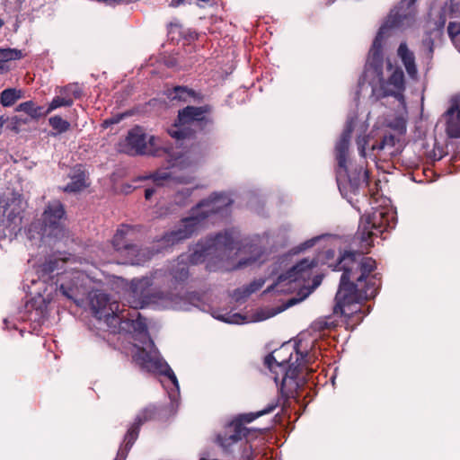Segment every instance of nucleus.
<instances>
[{
    "label": "nucleus",
    "mask_w": 460,
    "mask_h": 460,
    "mask_svg": "<svg viewBox=\"0 0 460 460\" xmlns=\"http://www.w3.org/2000/svg\"><path fill=\"white\" fill-rule=\"evenodd\" d=\"M332 270L342 271L335 296L334 314L345 318L347 328H355L367 314L362 311L361 302L374 298L381 286L379 273H373L376 262L363 252L345 251L339 256Z\"/></svg>",
    "instance_id": "f257e3e1"
},
{
    "label": "nucleus",
    "mask_w": 460,
    "mask_h": 460,
    "mask_svg": "<svg viewBox=\"0 0 460 460\" xmlns=\"http://www.w3.org/2000/svg\"><path fill=\"white\" fill-rule=\"evenodd\" d=\"M352 131V125L348 123L335 145L337 183L341 193L345 197L357 194L361 188L369 186V171L363 164H350L349 167L347 164Z\"/></svg>",
    "instance_id": "f03ea898"
},
{
    "label": "nucleus",
    "mask_w": 460,
    "mask_h": 460,
    "mask_svg": "<svg viewBox=\"0 0 460 460\" xmlns=\"http://www.w3.org/2000/svg\"><path fill=\"white\" fill-rule=\"evenodd\" d=\"M232 203L233 200L226 194L212 193L191 208V215L182 218L177 229L164 235V243L172 245L191 237L200 229L206 218L213 214L222 212Z\"/></svg>",
    "instance_id": "7ed1b4c3"
},
{
    "label": "nucleus",
    "mask_w": 460,
    "mask_h": 460,
    "mask_svg": "<svg viewBox=\"0 0 460 460\" xmlns=\"http://www.w3.org/2000/svg\"><path fill=\"white\" fill-rule=\"evenodd\" d=\"M150 281L148 279H142L132 283V293L137 301H134L131 305L134 310L131 313L128 309L121 308L118 316L111 317V332L113 333H144L147 331L146 319L142 317L137 309L143 308L149 304L156 302L162 298L161 293H152L150 288Z\"/></svg>",
    "instance_id": "20e7f679"
},
{
    "label": "nucleus",
    "mask_w": 460,
    "mask_h": 460,
    "mask_svg": "<svg viewBox=\"0 0 460 460\" xmlns=\"http://www.w3.org/2000/svg\"><path fill=\"white\" fill-rule=\"evenodd\" d=\"M213 111V106L208 103L201 106L188 105L179 110L174 123L168 129V134L177 140L190 138L195 134L191 126L199 131L208 132L215 123Z\"/></svg>",
    "instance_id": "39448f33"
},
{
    "label": "nucleus",
    "mask_w": 460,
    "mask_h": 460,
    "mask_svg": "<svg viewBox=\"0 0 460 460\" xmlns=\"http://www.w3.org/2000/svg\"><path fill=\"white\" fill-rule=\"evenodd\" d=\"M279 404V399L272 400L266 408L257 412H249L240 414L227 423L224 430L217 435V443L225 453H232V447L241 441L243 438L256 437L260 431L258 429H250L245 424L251 423L254 420L263 415L272 412Z\"/></svg>",
    "instance_id": "423d86ee"
},
{
    "label": "nucleus",
    "mask_w": 460,
    "mask_h": 460,
    "mask_svg": "<svg viewBox=\"0 0 460 460\" xmlns=\"http://www.w3.org/2000/svg\"><path fill=\"white\" fill-rule=\"evenodd\" d=\"M237 234L233 229L225 230L215 236L200 240L189 255L191 264L203 262L208 256H217L223 251H233L235 248Z\"/></svg>",
    "instance_id": "0eeeda50"
},
{
    "label": "nucleus",
    "mask_w": 460,
    "mask_h": 460,
    "mask_svg": "<svg viewBox=\"0 0 460 460\" xmlns=\"http://www.w3.org/2000/svg\"><path fill=\"white\" fill-rule=\"evenodd\" d=\"M317 262L309 259H303L289 269L285 273L280 274L277 281L268 287L264 293L276 291L277 293H291L300 287L299 281L305 282L310 279L313 269L316 267Z\"/></svg>",
    "instance_id": "6e6552de"
},
{
    "label": "nucleus",
    "mask_w": 460,
    "mask_h": 460,
    "mask_svg": "<svg viewBox=\"0 0 460 460\" xmlns=\"http://www.w3.org/2000/svg\"><path fill=\"white\" fill-rule=\"evenodd\" d=\"M160 140L154 136H147L145 129L140 126H135L128 132L120 145V151L128 155H148L160 156L165 148L158 146Z\"/></svg>",
    "instance_id": "1a4fd4ad"
},
{
    "label": "nucleus",
    "mask_w": 460,
    "mask_h": 460,
    "mask_svg": "<svg viewBox=\"0 0 460 460\" xmlns=\"http://www.w3.org/2000/svg\"><path fill=\"white\" fill-rule=\"evenodd\" d=\"M133 230L128 226H121L112 238L114 249L126 256L125 263L141 265L151 259V252L131 243Z\"/></svg>",
    "instance_id": "9d476101"
},
{
    "label": "nucleus",
    "mask_w": 460,
    "mask_h": 460,
    "mask_svg": "<svg viewBox=\"0 0 460 460\" xmlns=\"http://www.w3.org/2000/svg\"><path fill=\"white\" fill-rule=\"evenodd\" d=\"M417 0H401L392 8L386 16L384 24L385 31L389 34L390 30L404 31L415 26L418 9Z\"/></svg>",
    "instance_id": "9b49d317"
},
{
    "label": "nucleus",
    "mask_w": 460,
    "mask_h": 460,
    "mask_svg": "<svg viewBox=\"0 0 460 460\" xmlns=\"http://www.w3.org/2000/svg\"><path fill=\"white\" fill-rule=\"evenodd\" d=\"M388 227V213L376 210L372 214L361 217L355 238L359 240L362 248L367 250L373 245L371 237L381 234Z\"/></svg>",
    "instance_id": "f8f14e48"
},
{
    "label": "nucleus",
    "mask_w": 460,
    "mask_h": 460,
    "mask_svg": "<svg viewBox=\"0 0 460 460\" xmlns=\"http://www.w3.org/2000/svg\"><path fill=\"white\" fill-rule=\"evenodd\" d=\"M298 348L299 345L296 344L295 349L297 355L296 362H298L296 367H292V365L288 366V358H280V360H279L273 352L268 354L264 358V365L270 371L275 372L277 367L280 369L283 374V383L288 379L295 380L298 376V368L303 365H309L313 360L312 356H310L307 351L302 352Z\"/></svg>",
    "instance_id": "ddd939ff"
},
{
    "label": "nucleus",
    "mask_w": 460,
    "mask_h": 460,
    "mask_svg": "<svg viewBox=\"0 0 460 460\" xmlns=\"http://www.w3.org/2000/svg\"><path fill=\"white\" fill-rule=\"evenodd\" d=\"M90 307L93 314L99 320H104L111 330V317L118 316L120 312V305L117 301L111 302L110 296L101 291H95L89 295Z\"/></svg>",
    "instance_id": "4468645a"
},
{
    "label": "nucleus",
    "mask_w": 460,
    "mask_h": 460,
    "mask_svg": "<svg viewBox=\"0 0 460 460\" xmlns=\"http://www.w3.org/2000/svg\"><path fill=\"white\" fill-rule=\"evenodd\" d=\"M137 362L140 367L151 373H157L167 376L172 383L178 387V380L170 366L162 358L153 356L150 352L142 349L136 356Z\"/></svg>",
    "instance_id": "2eb2a0df"
},
{
    "label": "nucleus",
    "mask_w": 460,
    "mask_h": 460,
    "mask_svg": "<svg viewBox=\"0 0 460 460\" xmlns=\"http://www.w3.org/2000/svg\"><path fill=\"white\" fill-rule=\"evenodd\" d=\"M64 206L59 201L49 203L42 214L43 234L48 235H58L61 232V220L65 217Z\"/></svg>",
    "instance_id": "dca6fc26"
},
{
    "label": "nucleus",
    "mask_w": 460,
    "mask_h": 460,
    "mask_svg": "<svg viewBox=\"0 0 460 460\" xmlns=\"http://www.w3.org/2000/svg\"><path fill=\"white\" fill-rule=\"evenodd\" d=\"M147 178L153 180L155 187L146 188L145 190V199L146 200H149L155 193L156 188L170 186L172 183L188 184L192 181V177L190 176H174L166 170H158Z\"/></svg>",
    "instance_id": "f3484780"
},
{
    "label": "nucleus",
    "mask_w": 460,
    "mask_h": 460,
    "mask_svg": "<svg viewBox=\"0 0 460 460\" xmlns=\"http://www.w3.org/2000/svg\"><path fill=\"white\" fill-rule=\"evenodd\" d=\"M164 94L171 102H203L205 95L186 85H176L165 90Z\"/></svg>",
    "instance_id": "a211bd4d"
},
{
    "label": "nucleus",
    "mask_w": 460,
    "mask_h": 460,
    "mask_svg": "<svg viewBox=\"0 0 460 460\" xmlns=\"http://www.w3.org/2000/svg\"><path fill=\"white\" fill-rule=\"evenodd\" d=\"M384 96L398 97L404 90V75L402 69H395L382 86Z\"/></svg>",
    "instance_id": "6ab92c4d"
},
{
    "label": "nucleus",
    "mask_w": 460,
    "mask_h": 460,
    "mask_svg": "<svg viewBox=\"0 0 460 460\" xmlns=\"http://www.w3.org/2000/svg\"><path fill=\"white\" fill-rule=\"evenodd\" d=\"M141 427L133 422L124 436L123 442L120 445L116 458L114 460H125L139 436Z\"/></svg>",
    "instance_id": "aec40b11"
},
{
    "label": "nucleus",
    "mask_w": 460,
    "mask_h": 460,
    "mask_svg": "<svg viewBox=\"0 0 460 460\" xmlns=\"http://www.w3.org/2000/svg\"><path fill=\"white\" fill-rule=\"evenodd\" d=\"M141 427L133 422L124 436L123 442L120 445L116 458L114 460H125L139 436Z\"/></svg>",
    "instance_id": "412c9836"
},
{
    "label": "nucleus",
    "mask_w": 460,
    "mask_h": 460,
    "mask_svg": "<svg viewBox=\"0 0 460 460\" xmlns=\"http://www.w3.org/2000/svg\"><path fill=\"white\" fill-rule=\"evenodd\" d=\"M66 263L65 260L50 257L48 260L45 261L44 263H42L40 266L39 273L40 277L44 279V281L53 279H54V273L56 272L57 276L62 275L64 272L60 271L63 270L64 264Z\"/></svg>",
    "instance_id": "4be33fe9"
},
{
    "label": "nucleus",
    "mask_w": 460,
    "mask_h": 460,
    "mask_svg": "<svg viewBox=\"0 0 460 460\" xmlns=\"http://www.w3.org/2000/svg\"><path fill=\"white\" fill-rule=\"evenodd\" d=\"M446 132L451 138L460 137V109L458 105H452L446 113Z\"/></svg>",
    "instance_id": "5701e85b"
},
{
    "label": "nucleus",
    "mask_w": 460,
    "mask_h": 460,
    "mask_svg": "<svg viewBox=\"0 0 460 460\" xmlns=\"http://www.w3.org/2000/svg\"><path fill=\"white\" fill-rule=\"evenodd\" d=\"M388 35L385 31V27H380L369 50L370 62L376 66L383 64V40Z\"/></svg>",
    "instance_id": "b1692460"
},
{
    "label": "nucleus",
    "mask_w": 460,
    "mask_h": 460,
    "mask_svg": "<svg viewBox=\"0 0 460 460\" xmlns=\"http://www.w3.org/2000/svg\"><path fill=\"white\" fill-rule=\"evenodd\" d=\"M397 54L401 58L409 76L414 78L418 73L415 64L414 53L409 49L405 42H402L397 49Z\"/></svg>",
    "instance_id": "393cba45"
},
{
    "label": "nucleus",
    "mask_w": 460,
    "mask_h": 460,
    "mask_svg": "<svg viewBox=\"0 0 460 460\" xmlns=\"http://www.w3.org/2000/svg\"><path fill=\"white\" fill-rule=\"evenodd\" d=\"M7 203L4 200H0V217L2 216H5L7 214L5 227L11 228L12 231L17 230V233L22 229V217L21 215V210L12 209L8 211V208H6Z\"/></svg>",
    "instance_id": "a878e982"
},
{
    "label": "nucleus",
    "mask_w": 460,
    "mask_h": 460,
    "mask_svg": "<svg viewBox=\"0 0 460 460\" xmlns=\"http://www.w3.org/2000/svg\"><path fill=\"white\" fill-rule=\"evenodd\" d=\"M84 171L76 169L70 176V182L66 184L64 190L68 193H76L88 187Z\"/></svg>",
    "instance_id": "bb28decb"
},
{
    "label": "nucleus",
    "mask_w": 460,
    "mask_h": 460,
    "mask_svg": "<svg viewBox=\"0 0 460 460\" xmlns=\"http://www.w3.org/2000/svg\"><path fill=\"white\" fill-rule=\"evenodd\" d=\"M171 275L175 283H183L189 279V266L184 261L182 255L179 257L177 263L172 267Z\"/></svg>",
    "instance_id": "cd10ccee"
},
{
    "label": "nucleus",
    "mask_w": 460,
    "mask_h": 460,
    "mask_svg": "<svg viewBox=\"0 0 460 460\" xmlns=\"http://www.w3.org/2000/svg\"><path fill=\"white\" fill-rule=\"evenodd\" d=\"M16 111H22L32 119H39L48 115L47 109L42 106H36L32 101H27L20 103L16 108Z\"/></svg>",
    "instance_id": "c85d7f7f"
},
{
    "label": "nucleus",
    "mask_w": 460,
    "mask_h": 460,
    "mask_svg": "<svg viewBox=\"0 0 460 460\" xmlns=\"http://www.w3.org/2000/svg\"><path fill=\"white\" fill-rule=\"evenodd\" d=\"M23 92L21 89L7 88L0 93V103L4 107L13 106L18 100L22 99Z\"/></svg>",
    "instance_id": "c756f323"
},
{
    "label": "nucleus",
    "mask_w": 460,
    "mask_h": 460,
    "mask_svg": "<svg viewBox=\"0 0 460 460\" xmlns=\"http://www.w3.org/2000/svg\"><path fill=\"white\" fill-rule=\"evenodd\" d=\"M24 57L22 50L16 49H0V72L4 70V64L11 60H18Z\"/></svg>",
    "instance_id": "7c9ffc66"
},
{
    "label": "nucleus",
    "mask_w": 460,
    "mask_h": 460,
    "mask_svg": "<svg viewBox=\"0 0 460 460\" xmlns=\"http://www.w3.org/2000/svg\"><path fill=\"white\" fill-rule=\"evenodd\" d=\"M49 124L52 129L55 130V132L50 133L53 137L65 133L70 128V123L58 115L50 117L49 119Z\"/></svg>",
    "instance_id": "2f4dec72"
},
{
    "label": "nucleus",
    "mask_w": 460,
    "mask_h": 460,
    "mask_svg": "<svg viewBox=\"0 0 460 460\" xmlns=\"http://www.w3.org/2000/svg\"><path fill=\"white\" fill-rule=\"evenodd\" d=\"M78 280H79V278L75 277V278L71 279V282H72L71 287H66L63 283H61L60 287H59V289H60L62 295L69 299L74 300L75 302L76 301L77 296L80 294H83V292L80 290L81 287H79L77 284Z\"/></svg>",
    "instance_id": "473e14b6"
},
{
    "label": "nucleus",
    "mask_w": 460,
    "mask_h": 460,
    "mask_svg": "<svg viewBox=\"0 0 460 460\" xmlns=\"http://www.w3.org/2000/svg\"><path fill=\"white\" fill-rule=\"evenodd\" d=\"M158 411L154 405H149L144 408L136 417L134 422L138 426H142L144 423L153 420L157 417Z\"/></svg>",
    "instance_id": "72a5a7b5"
},
{
    "label": "nucleus",
    "mask_w": 460,
    "mask_h": 460,
    "mask_svg": "<svg viewBox=\"0 0 460 460\" xmlns=\"http://www.w3.org/2000/svg\"><path fill=\"white\" fill-rule=\"evenodd\" d=\"M211 146L210 141H199L190 146V153L195 156V158H201L209 153Z\"/></svg>",
    "instance_id": "f704fd0d"
},
{
    "label": "nucleus",
    "mask_w": 460,
    "mask_h": 460,
    "mask_svg": "<svg viewBox=\"0 0 460 460\" xmlns=\"http://www.w3.org/2000/svg\"><path fill=\"white\" fill-rule=\"evenodd\" d=\"M337 326V323L335 321L332 319V317H326V318H320L315 320L312 325L311 329L314 332H323L325 331H331L335 329Z\"/></svg>",
    "instance_id": "c9c22d12"
},
{
    "label": "nucleus",
    "mask_w": 460,
    "mask_h": 460,
    "mask_svg": "<svg viewBox=\"0 0 460 460\" xmlns=\"http://www.w3.org/2000/svg\"><path fill=\"white\" fill-rule=\"evenodd\" d=\"M74 100L70 97L55 96L47 108V112L49 114L54 110L60 107H71Z\"/></svg>",
    "instance_id": "e433bc0d"
},
{
    "label": "nucleus",
    "mask_w": 460,
    "mask_h": 460,
    "mask_svg": "<svg viewBox=\"0 0 460 460\" xmlns=\"http://www.w3.org/2000/svg\"><path fill=\"white\" fill-rule=\"evenodd\" d=\"M395 143H396V137L394 135H392V134L385 135L379 142L372 145L371 149L373 151L385 150V148L394 147L395 146Z\"/></svg>",
    "instance_id": "4c0bfd02"
},
{
    "label": "nucleus",
    "mask_w": 460,
    "mask_h": 460,
    "mask_svg": "<svg viewBox=\"0 0 460 460\" xmlns=\"http://www.w3.org/2000/svg\"><path fill=\"white\" fill-rule=\"evenodd\" d=\"M265 283V279H259L252 281L249 285L244 288L245 296H250L251 294L260 290Z\"/></svg>",
    "instance_id": "58836bf2"
},
{
    "label": "nucleus",
    "mask_w": 460,
    "mask_h": 460,
    "mask_svg": "<svg viewBox=\"0 0 460 460\" xmlns=\"http://www.w3.org/2000/svg\"><path fill=\"white\" fill-rule=\"evenodd\" d=\"M196 1H197V5L200 8H205L211 2V0H196ZM186 3L191 4V2L190 0H172L170 6L178 7Z\"/></svg>",
    "instance_id": "ea45409f"
},
{
    "label": "nucleus",
    "mask_w": 460,
    "mask_h": 460,
    "mask_svg": "<svg viewBox=\"0 0 460 460\" xmlns=\"http://www.w3.org/2000/svg\"><path fill=\"white\" fill-rule=\"evenodd\" d=\"M273 353L277 356V358L280 360V358H288V365H292V367H295L294 364H290L289 361L291 359L292 354L288 352V349L285 348H280L279 349H276L273 351Z\"/></svg>",
    "instance_id": "a19ab883"
},
{
    "label": "nucleus",
    "mask_w": 460,
    "mask_h": 460,
    "mask_svg": "<svg viewBox=\"0 0 460 460\" xmlns=\"http://www.w3.org/2000/svg\"><path fill=\"white\" fill-rule=\"evenodd\" d=\"M422 46L423 47L434 46V40L431 37V31H427L425 33V36L422 40Z\"/></svg>",
    "instance_id": "79ce46f5"
},
{
    "label": "nucleus",
    "mask_w": 460,
    "mask_h": 460,
    "mask_svg": "<svg viewBox=\"0 0 460 460\" xmlns=\"http://www.w3.org/2000/svg\"><path fill=\"white\" fill-rule=\"evenodd\" d=\"M191 193H192L191 189H183L181 191L177 192L176 199H178V198L179 199L182 198L183 199H188L190 197Z\"/></svg>",
    "instance_id": "37998d69"
},
{
    "label": "nucleus",
    "mask_w": 460,
    "mask_h": 460,
    "mask_svg": "<svg viewBox=\"0 0 460 460\" xmlns=\"http://www.w3.org/2000/svg\"><path fill=\"white\" fill-rule=\"evenodd\" d=\"M425 48V57L427 59L431 60L434 55V46L424 47Z\"/></svg>",
    "instance_id": "c03bdc74"
},
{
    "label": "nucleus",
    "mask_w": 460,
    "mask_h": 460,
    "mask_svg": "<svg viewBox=\"0 0 460 460\" xmlns=\"http://www.w3.org/2000/svg\"><path fill=\"white\" fill-rule=\"evenodd\" d=\"M445 22H446V20L444 17L441 16L440 20L436 22V27L435 29L438 31V32H442L443 29H444V26H445Z\"/></svg>",
    "instance_id": "a18cd8bd"
},
{
    "label": "nucleus",
    "mask_w": 460,
    "mask_h": 460,
    "mask_svg": "<svg viewBox=\"0 0 460 460\" xmlns=\"http://www.w3.org/2000/svg\"><path fill=\"white\" fill-rule=\"evenodd\" d=\"M255 261H256V258H248L246 260L240 261L239 263H238V267L239 268H243L244 266H247V265L254 262Z\"/></svg>",
    "instance_id": "49530a36"
},
{
    "label": "nucleus",
    "mask_w": 460,
    "mask_h": 460,
    "mask_svg": "<svg viewBox=\"0 0 460 460\" xmlns=\"http://www.w3.org/2000/svg\"><path fill=\"white\" fill-rule=\"evenodd\" d=\"M73 87H74V89L71 90V92H72V94L74 95V97L75 99L81 98V96H82V90L78 86H76V85H75Z\"/></svg>",
    "instance_id": "de8ad7c7"
},
{
    "label": "nucleus",
    "mask_w": 460,
    "mask_h": 460,
    "mask_svg": "<svg viewBox=\"0 0 460 460\" xmlns=\"http://www.w3.org/2000/svg\"><path fill=\"white\" fill-rule=\"evenodd\" d=\"M120 119H121V116H119V117H113V118H111V119H106V120L104 121V124L109 125V124H115V123H119V120H120Z\"/></svg>",
    "instance_id": "09e8293b"
},
{
    "label": "nucleus",
    "mask_w": 460,
    "mask_h": 460,
    "mask_svg": "<svg viewBox=\"0 0 460 460\" xmlns=\"http://www.w3.org/2000/svg\"><path fill=\"white\" fill-rule=\"evenodd\" d=\"M454 23L453 22H449L448 24V27H447V31H448V34L450 36H454L456 34V32L454 31L453 28H454ZM456 33H458V31H456Z\"/></svg>",
    "instance_id": "8fccbe9b"
},
{
    "label": "nucleus",
    "mask_w": 460,
    "mask_h": 460,
    "mask_svg": "<svg viewBox=\"0 0 460 460\" xmlns=\"http://www.w3.org/2000/svg\"><path fill=\"white\" fill-rule=\"evenodd\" d=\"M5 121H6V119H4L3 116H1L0 117V134L2 133L3 126Z\"/></svg>",
    "instance_id": "3c124183"
},
{
    "label": "nucleus",
    "mask_w": 460,
    "mask_h": 460,
    "mask_svg": "<svg viewBox=\"0 0 460 460\" xmlns=\"http://www.w3.org/2000/svg\"><path fill=\"white\" fill-rule=\"evenodd\" d=\"M321 282V278L319 276H316L314 279V286L316 287L320 284Z\"/></svg>",
    "instance_id": "603ef678"
},
{
    "label": "nucleus",
    "mask_w": 460,
    "mask_h": 460,
    "mask_svg": "<svg viewBox=\"0 0 460 460\" xmlns=\"http://www.w3.org/2000/svg\"><path fill=\"white\" fill-rule=\"evenodd\" d=\"M359 149V153L362 156H365V146H362L361 147L358 148Z\"/></svg>",
    "instance_id": "864d4df0"
},
{
    "label": "nucleus",
    "mask_w": 460,
    "mask_h": 460,
    "mask_svg": "<svg viewBox=\"0 0 460 460\" xmlns=\"http://www.w3.org/2000/svg\"><path fill=\"white\" fill-rule=\"evenodd\" d=\"M333 254H334V252H333L332 250H328V251L326 252V256H327V257H331V256H332Z\"/></svg>",
    "instance_id": "5fc2aeb1"
},
{
    "label": "nucleus",
    "mask_w": 460,
    "mask_h": 460,
    "mask_svg": "<svg viewBox=\"0 0 460 460\" xmlns=\"http://www.w3.org/2000/svg\"><path fill=\"white\" fill-rule=\"evenodd\" d=\"M443 157V155L441 153H439V155H438V157H436V160H441Z\"/></svg>",
    "instance_id": "6e6d98bb"
},
{
    "label": "nucleus",
    "mask_w": 460,
    "mask_h": 460,
    "mask_svg": "<svg viewBox=\"0 0 460 460\" xmlns=\"http://www.w3.org/2000/svg\"><path fill=\"white\" fill-rule=\"evenodd\" d=\"M295 304V300L294 299H291L289 302H288V305H294Z\"/></svg>",
    "instance_id": "4d7b16f0"
},
{
    "label": "nucleus",
    "mask_w": 460,
    "mask_h": 460,
    "mask_svg": "<svg viewBox=\"0 0 460 460\" xmlns=\"http://www.w3.org/2000/svg\"><path fill=\"white\" fill-rule=\"evenodd\" d=\"M4 24V20L0 19V28Z\"/></svg>",
    "instance_id": "13d9d810"
},
{
    "label": "nucleus",
    "mask_w": 460,
    "mask_h": 460,
    "mask_svg": "<svg viewBox=\"0 0 460 460\" xmlns=\"http://www.w3.org/2000/svg\"><path fill=\"white\" fill-rule=\"evenodd\" d=\"M438 153H434V157L435 158L438 157Z\"/></svg>",
    "instance_id": "bf43d9fd"
},
{
    "label": "nucleus",
    "mask_w": 460,
    "mask_h": 460,
    "mask_svg": "<svg viewBox=\"0 0 460 460\" xmlns=\"http://www.w3.org/2000/svg\"><path fill=\"white\" fill-rule=\"evenodd\" d=\"M332 2H333L334 0H331Z\"/></svg>",
    "instance_id": "052dcab7"
}]
</instances>
